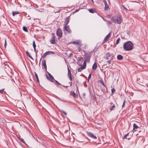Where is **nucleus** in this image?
<instances>
[{
	"instance_id": "1",
	"label": "nucleus",
	"mask_w": 148,
	"mask_h": 148,
	"mask_svg": "<svg viewBox=\"0 0 148 148\" xmlns=\"http://www.w3.org/2000/svg\"><path fill=\"white\" fill-rule=\"evenodd\" d=\"M134 44L130 41H127L125 43L123 46L124 50L126 51H130L133 49Z\"/></svg>"
},
{
	"instance_id": "2",
	"label": "nucleus",
	"mask_w": 148,
	"mask_h": 148,
	"mask_svg": "<svg viewBox=\"0 0 148 148\" xmlns=\"http://www.w3.org/2000/svg\"><path fill=\"white\" fill-rule=\"evenodd\" d=\"M111 19L114 23L118 24H121L122 21V17L119 15L113 16L111 17Z\"/></svg>"
},
{
	"instance_id": "3",
	"label": "nucleus",
	"mask_w": 148,
	"mask_h": 148,
	"mask_svg": "<svg viewBox=\"0 0 148 148\" xmlns=\"http://www.w3.org/2000/svg\"><path fill=\"white\" fill-rule=\"evenodd\" d=\"M84 56V60L86 61V62H89L91 57L90 55L88 53H86L85 54Z\"/></svg>"
},
{
	"instance_id": "4",
	"label": "nucleus",
	"mask_w": 148,
	"mask_h": 148,
	"mask_svg": "<svg viewBox=\"0 0 148 148\" xmlns=\"http://www.w3.org/2000/svg\"><path fill=\"white\" fill-rule=\"evenodd\" d=\"M48 75L49 77H49L48 76L46 75L47 78L51 81L52 82H54V80L55 79H54L53 77L49 73H48Z\"/></svg>"
},
{
	"instance_id": "5",
	"label": "nucleus",
	"mask_w": 148,
	"mask_h": 148,
	"mask_svg": "<svg viewBox=\"0 0 148 148\" xmlns=\"http://www.w3.org/2000/svg\"><path fill=\"white\" fill-rule=\"evenodd\" d=\"M62 32L61 30L59 28L56 32V34L57 36L61 37L62 36Z\"/></svg>"
},
{
	"instance_id": "6",
	"label": "nucleus",
	"mask_w": 148,
	"mask_h": 148,
	"mask_svg": "<svg viewBox=\"0 0 148 148\" xmlns=\"http://www.w3.org/2000/svg\"><path fill=\"white\" fill-rule=\"evenodd\" d=\"M111 54L109 52H107L106 53L105 58L108 60L109 59V58L111 57V60H112L113 58V56L111 57Z\"/></svg>"
},
{
	"instance_id": "7",
	"label": "nucleus",
	"mask_w": 148,
	"mask_h": 148,
	"mask_svg": "<svg viewBox=\"0 0 148 148\" xmlns=\"http://www.w3.org/2000/svg\"><path fill=\"white\" fill-rule=\"evenodd\" d=\"M54 34L52 33V35H53ZM50 43L51 44H54L56 43L55 42V37L54 35L52 37L51 39L50 40Z\"/></svg>"
},
{
	"instance_id": "8",
	"label": "nucleus",
	"mask_w": 148,
	"mask_h": 148,
	"mask_svg": "<svg viewBox=\"0 0 148 148\" xmlns=\"http://www.w3.org/2000/svg\"><path fill=\"white\" fill-rule=\"evenodd\" d=\"M64 30L66 31L68 33H71V30L69 27V26L64 25Z\"/></svg>"
},
{
	"instance_id": "9",
	"label": "nucleus",
	"mask_w": 148,
	"mask_h": 148,
	"mask_svg": "<svg viewBox=\"0 0 148 148\" xmlns=\"http://www.w3.org/2000/svg\"><path fill=\"white\" fill-rule=\"evenodd\" d=\"M88 135L90 137L94 139H96V137L91 132H88Z\"/></svg>"
},
{
	"instance_id": "10",
	"label": "nucleus",
	"mask_w": 148,
	"mask_h": 148,
	"mask_svg": "<svg viewBox=\"0 0 148 148\" xmlns=\"http://www.w3.org/2000/svg\"><path fill=\"white\" fill-rule=\"evenodd\" d=\"M65 20L64 24V25H67L69 22V17H66L65 18Z\"/></svg>"
},
{
	"instance_id": "11",
	"label": "nucleus",
	"mask_w": 148,
	"mask_h": 148,
	"mask_svg": "<svg viewBox=\"0 0 148 148\" xmlns=\"http://www.w3.org/2000/svg\"><path fill=\"white\" fill-rule=\"evenodd\" d=\"M103 1L104 2V4L105 5V10H107L108 8V5L107 2L106 1V0H103Z\"/></svg>"
},
{
	"instance_id": "12",
	"label": "nucleus",
	"mask_w": 148,
	"mask_h": 148,
	"mask_svg": "<svg viewBox=\"0 0 148 148\" xmlns=\"http://www.w3.org/2000/svg\"><path fill=\"white\" fill-rule=\"evenodd\" d=\"M42 65L46 69V70L47 69V66L46 64V61L45 60L43 61H42Z\"/></svg>"
},
{
	"instance_id": "13",
	"label": "nucleus",
	"mask_w": 148,
	"mask_h": 148,
	"mask_svg": "<svg viewBox=\"0 0 148 148\" xmlns=\"http://www.w3.org/2000/svg\"><path fill=\"white\" fill-rule=\"evenodd\" d=\"M73 44H76L81 46V42L79 40H77L74 41L73 43Z\"/></svg>"
},
{
	"instance_id": "14",
	"label": "nucleus",
	"mask_w": 148,
	"mask_h": 148,
	"mask_svg": "<svg viewBox=\"0 0 148 148\" xmlns=\"http://www.w3.org/2000/svg\"><path fill=\"white\" fill-rule=\"evenodd\" d=\"M111 36V34L110 33H109L108 35H107L105 37V38L104 39V41H106L107 40L110 38Z\"/></svg>"
},
{
	"instance_id": "15",
	"label": "nucleus",
	"mask_w": 148,
	"mask_h": 148,
	"mask_svg": "<svg viewBox=\"0 0 148 148\" xmlns=\"http://www.w3.org/2000/svg\"><path fill=\"white\" fill-rule=\"evenodd\" d=\"M89 11L91 13H93L96 12V10L93 9H88Z\"/></svg>"
},
{
	"instance_id": "16",
	"label": "nucleus",
	"mask_w": 148,
	"mask_h": 148,
	"mask_svg": "<svg viewBox=\"0 0 148 148\" xmlns=\"http://www.w3.org/2000/svg\"><path fill=\"white\" fill-rule=\"evenodd\" d=\"M123 58V57L121 55H119L117 56V59L118 60H122Z\"/></svg>"
},
{
	"instance_id": "17",
	"label": "nucleus",
	"mask_w": 148,
	"mask_h": 148,
	"mask_svg": "<svg viewBox=\"0 0 148 148\" xmlns=\"http://www.w3.org/2000/svg\"><path fill=\"white\" fill-rule=\"evenodd\" d=\"M97 64L95 62L94 64L92 66V69L94 70H95L97 69Z\"/></svg>"
},
{
	"instance_id": "18",
	"label": "nucleus",
	"mask_w": 148,
	"mask_h": 148,
	"mask_svg": "<svg viewBox=\"0 0 148 148\" xmlns=\"http://www.w3.org/2000/svg\"><path fill=\"white\" fill-rule=\"evenodd\" d=\"M70 95H71L73 96V97L74 98L76 97L77 96L76 95L73 91L71 92Z\"/></svg>"
},
{
	"instance_id": "19",
	"label": "nucleus",
	"mask_w": 148,
	"mask_h": 148,
	"mask_svg": "<svg viewBox=\"0 0 148 148\" xmlns=\"http://www.w3.org/2000/svg\"><path fill=\"white\" fill-rule=\"evenodd\" d=\"M85 69V67H83L82 66L80 68H78L77 71L79 72H81L84 69Z\"/></svg>"
},
{
	"instance_id": "20",
	"label": "nucleus",
	"mask_w": 148,
	"mask_h": 148,
	"mask_svg": "<svg viewBox=\"0 0 148 148\" xmlns=\"http://www.w3.org/2000/svg\"><path fill=\"white\" fill-rule=\"evenodd\" d=\"M115 105L114 104L110 108V111H112L113 110H114V109L115 108Z\"/></svg>"
},
{
	"instance_id": "21",
	"label": "nucleus",
	"mask_w": 148,
	"mask_h": 148,
	"mask_svg": "<svg viewBox=\"0 0 148 148\" xmlns=\"http://www.w3.org/2000/svg\"><path fill=\"white\" fill-rule=\"evenodd\" d=\"M133 130H134L135 129H136L139 128V127L135 124L134 123L133 125Z\"/></svg>"
},
{
	"instance_id": "22",
	"label": "nucleus",
	"mask_w": 148,
	"mask_h": 148,
	"mask_svg": "<svg viewBox=\"0 0 148 148\" xmlns=\"http://www.w3.org/2000/svg\"><path fill=\"white\" fill-rule=\"evenodd\" d=\"M32 45L34 48V51H36V45L35 43V41L34 40L33 42Z\"/></svg>"
},
{
	"instance_id": "23",
	"label": "nucleus",
	"mask_w": 148,
	"mask_h": 148,
	"mask_svg": "<svg viewBox=\"0 0 148 148\" xmlns=\"http://www.w3.org/2000/svg\"><path fill=\"white\" fill-rule=\"evenodd\" d=\"M1 41L2 42H5L4 47L5 48L6 46V40L5 39H2V40H1Z\"/></svg>"
},
{
	"instance_id": "24",
	"label": "nucleus",
	"mask_w": 148,
	"mask_h": 148,
	"mask_svg": "<svg viewBox=\"0 0 148 148\" xmlns=\"http://www.w3.org/2000/svg\"><path fill=\"white\" fill-rule=\"evenodd\" d=\"M46 53L47 55L50 54H54V53L53 52L51 51H48L46 52Z\"/></svg>"
},
{
	"instance_id": "25",
	"label": "nucleus",
	"mask_w": 148,
	"mask_h": 148,
	"mask_svg": "<svg viewBox=\"0 0 148 148\" xmlns=\"http://www.w3.org/2000/svg\"><path fill=\"white\" fill-rule=\"evenodd\" d=\"M86 61L84 60L83 63V66H82V65H81L82 66L85 67V69L86 68Z\"/></svg>"
},
{
	"instance_id": "26",
	"label": "nucleus",
	"mask_w": 148,
	"mask_h": 148,
	"mask_svg": "<svg viewBox=\"0 0 148 148\" xmlns=\"http://www.w3.org/2000/svg\"><path fill=\"white\" fill-rule=\"evenodd\" d=\"M18 13L19 12L17 11L13 12L12 13V15L13 16H14L15 14H18Z\"/></svg>"
},
{
	"instance_id": "27",
	"label": "nucleus",
	"mask_w": 148,
	"mask_h": 148,
	"mask_svg": "<svg viewBox=\"0 0 148 148\" xmlns=\"http://www.w3.org/2000/svg\"><path fill=\"white\" fill-rule=\"evenodd\" d=\"M35 76L36 77V79L37 80V82H39V80L38 77V76L37 74L36 73H35Z\"/></svg>"
},
{
	"instance_id": "28",
	"label": "nucleus",
	"mask_w": 148,
	"mask_h": 148,
	"mask_svg": "<svg viewBox=\"0 0 148 148\" xmlns=\"http://www.w3.org/2000/svg\"><path fill=\"white\" fill-rule=\"evenodd\" d=\"M68 73L67 75H71V71L70 70L69 68H68Z\"/></svg>"
},
{
	"instance_id": "29",
	"label": "nucleus",
	"mask_w": 148,
	"mask_h": 148,
	"mask_svg": "<svg viewBox=\"0 0 148 148\" xmlns=\"http://www.w3.org/2000/svg\"><path fill=\"white\" fill-rule=\"evenodd\" d=\"M18 139L21 142L24 143H25L24 140L22 138H19Z\"/></svg>"
},
{
	"instance_id": "30",
	"label": "nucleus",
	"mask_w": 148,
	"mask_h": 148,
	"mask_svg": "<svg viewBox=\"0 0 148 148\" xmlns=\"http://www.w3.org/2000/svg\"><path fill=\"white\" fill-rule=\"evenodd\" d=\"M23 30L25 32H27V29L25 27L23 26Z\"/></svg>"
},
{
	"instance_id": "31",
	"label": "nucleus",
	"mask_w": 148,
	"mask_h": 148,
	"mask_svg": "<svg viewBox=\"0 0 148 148\" xmlns=\"http://www.w3.org/2000/svg\"><path fill=\"white\" fill-rule=\"evenodd\" d=\"M129 135V133H128L126 134L125 135L123 138V139H127V136H128Z\"/></svg>"
},
{
	"instance_id": "32",
	"label": "nucleus",
	"mask_w": 148,
	"mask_h": 148,
	"mask_svg": "<svg viewBox=\"0 0 148 148\" xmlns=\"http://www.w3.org/2000/svg\"><path fill=\"white\" fill-rule=\"evenodd\" d=\"M67 76H68V77H69V78L70 79V80L71 81H72V75H67Z\"/></svg>"
},
{
	"instance_id": "33",
	"label": "nucleus",
	"mask_w": 148,
	"mask_h": 148,
	"mask_svg": "<svg viewBox=\"0 0 148 148\" xmlns=\"http://www.w3.org/2000/svg\"><path fill=\"white\" fill-rule=\"evenodd\" d=\"M115 91V90L114 88H112L111 89L112 94H113Z\"/></svg>"
},
{
	"instance_id": "34",
	"label": "nucleus",
	"mask_w": 148,
	"mask_h": 148,
	"mask_svg": "<svg viewBox=\"0 0 148 148\" xmlns=\"http://www.w3.org/2000/svg\"><path fill=\"white\" fill-rule=\"evenodd\" d=\"M120 41V38H118L116 41V44L117 45L118 44H119V41Z\"/></svg>"
},
{
	"instance_id": "35",
	"label": "nucleus",
	"mask_w": 148,
	"mask_h": 148,
	"mask_svg": "<svg viewBox=\"0 0 148 148\" xmlns=\"http://www.w3.org/2000/svg\"><path fill=\"white\" fill-rule=\"evenodd\" d=\"M47 55V54L45 52V53L43 55L42 57L43 58H45V57Z\"/></svg>"
},
{
	"instance_id": "36",
	"label": "nucleus",
	"mask_w": 148,
	"mask_h": 148,
	"mask_svg": "<svg viewBox=\"0 0 148 148\" xmlns=\"http://www.w3.org/2000/svg\"><path fill=\"white\" fill-rule=\"evenodd\" d=\"M83 60V58L82 57H79L78 59V60H79V61H82Z\"/></svg>"
},
{
	"instance_id": "37",
	"label": "nucleus",
	"mask_w": 148,
	"mask_h": 148,
	"mask_svg": "<svg viewBox=\"0 0 148 148\" xmlns=\"http://www.w3.org/2000/svg\"><path fill=\"white\" fill-rule=\"evenodd\" d=\"M54 81H55L56 83V84H57L58 85H61V84L58 81H57V80H54Z\"/></svg>"
},
{
	"instance_id": "38",
	"label": "nucleus",
	"mask_w": 148,
	"mask_h": 148,
	"mask_svg": "<svg viewBox=\"0 0 148 148\" xmlns=\"http://www.w3.org/2000/svg\"><path fill=\"white\" fill-rule=\"evenodd\" d=\"M61 111L65 115H66L67 113L66 112L64 111L63 110H61Z\"/></svg>"
},
{
	"instance_id": "39",
	"label": "nucleus",
	"mask_w": 148,
	"mask_h": 148,
	"mask_svg": "<svg viewBox=\"0 0 148 148\" xmlns=\"http://www.w3.org/2000/svg\"><path fill=\"white\" fill-rule=\"evenodd\" d=\"M26 54L28 56L30 55L29 53L27 51L26 52Z\"/></svg>"
},
{
	"instance_id": "40",
	"label": "nucleus",
	"mask_w": 148,
	"mask_h": 148,
	"mask_svg": "<svg viewBox=\"0 0 148 148\" xmlns=\"http://www.w3.org/2000/svg\"><path fill=\"white\" fill-rule=\"evenodd\" d=\"M4 91V89H2L0 90V93H2Z\"/></svg>"
},
{
	"instance_id": "41",
	"label": "nucleus",
	"mask_w": 148,
	"mask_h": 148,
	"mask_svg": "<svg viewBox=\"0 0 148 148\" xmlns=\"http://www.w3.org/2000/svg\"><path fill=\"white\" fill-rule=\"evenodd\" d=\"M101 83L106 88V86L104 84L103 82L102 81H101Z\"/></svg>"
},
{
	"instance_id": "42",
	"label": "nucleus",
	"mask_w": 148,
	"mask_h": 148,
	"mask_svg": "<svg viewBox=\"0 0 148 148\" xmlns=\"http://www.w3.org/2000/svg\"><path fill=\"white\" fill-rule=\"evenodd\" d=\"M91 74H90L88 76V80H89V79H90V78H91Z\"/></svg>"
},
{
	"instance_id": "43",
	"label": "nucleus",
	"mask_w": 148,
	"mask_h": 148,
	"mask_svg": "<svg viewBox=\"0 0 148 148\" xmlns=\"http://www.w3.org/2000/svg\"><path fill=\"white\" fill-rule=\"evenodd\" d=\"M125 100H124V102H123V104L122 105V108H123L124 107V106L125 105Z\"/></svg>"
},
{
	"instance_id": "44",
	"label": "nucleus",
	"mask_w": 148,
	"mask_h": 148,
	"mask_svg": "<svg viewBox=\"0 0 148 148\" xmlns=\"http://www.w3.org/2000/svg\"><path fill=\"white\" fill-rule=\"evenodd\" d=\"M73 56V54L71 53L69 54V57H71L72 56Z\"/></svg>"
},
{
	"instance_id": "45",
	"label": "nucleus",
	"mask_w": 148,
	"mask_h": 148,
	"mask_svg": "<svg viewBox=\"0 0 148 148\" xmlns=\"http://www.w3.org/2000/svg\"><path fill=\"white\" fill-rule=\"evenodd\" d=\"M107 62L109 64H110L111 63L110 60H108Z\"/></svg>"
},
{
	"instance_id": "46",
	"label": "nucleus",
	"mask_w": 148,
	"mask_h": 148,
	"mask_svg": "<svg viewBox=\"0 0 148 148\" xmlns=\"http://www.w3.org/2000/svg\"><path fill=\"white\" fill-rule=\"evenodd\" d=\"M122 6L124 8V9L126 10H128L127 9V8H126L125 6L124 5H122Z\"/></svg>"
},
{
	"instance_id": "47",
	"label": "nucleus",
	"mask_w": 148,
	"mask_h": 148,
	"mask_svg": "<svg viewBox=\"0 0 148 148\" xmlns=\"http://www.w3.org/2000/svg\"><path fill=\"white\" fill-rule=\"evenodd\" d=\"M28 57H29L30 58L32 59V60H34L33 58H32V57L30 55Z\"/></svg>"
},
{
	"instance_id": "48",
	"label": "nucleus",
	"mask_w": 148,
	"mask_h": 148,
	"mask_svg": "<svg viewBox=\"0 0 148 148\" xmlns=\"http://www.w3.org/2000/svg\"><path fill=\"white\" fill-rule=\"evenodd\" d=\"M69 83H70V86H71L72 85V82H69Z\"/></svg>"
},
{
	"instance_id": "49",
	"label": "nucleus",
	"mask_w": 148,
	"mask_h": 148,
	"mask_svg": "<svg viewBox=\"0 0 148 148\" xmlns=\"http://www.w3.org/2000/svg\"><path fill=\"white\" fill-rule=\"evenodd\" d=\"M108 23H109V24H111V22L110 21H108Z\"/></svg>"
},
{
	"instance_id": "50",
	"label": "nucleus",
	"mask_w": 148,
	"mask_h": 148,
	"mask_svg": "<svg viewBox=\"0 0 148 148\" xmlns=\"http://www.w3.org/2000/svg\"><path fill=\"white\" fill-rule=\"evenodd\" d=\"M103 18V20L105 21H106V20H105V19H104V18L102 17Z\"/></svg>"
},
{
	"instance_id": "51",
	"label": "nucleus",
	"mask_w": 148,
	"mask_h": 148,
	"mask_svg": "<svg viewBox=\"0 0 148 148\" xmlns=\"http://www.w3.org/2000/svg\"><path fill=\"white\" fill-rule=\"evenodd\" d=\"M91 1H92V2L93 3H94V1H93V0H91Z\"/></svg>"
},
{
	"instance_id": "52",
	"label": "nucleus",
	"mask_w": 148,
	"mask_h": 148,
	"mask_svg": "<svg viewBox=\"0 0 148 148\" xmlns=\"http://www.w3.org/2000/svg\"><path fill=\"white\" fill-rule=\"evenodd\" d=\"M64 86V87H66V88H67V87H68V86Z\"/></svg>"
},
{
	"instance_id": "53",
	"label": "nucleus",
	"mask_w": 148,
	"mask_h": 148,
	"mask_svg": "<svg viewBox=\"0 0 148 148\" xmlns=\"http://www.w3.org/2000/svg\"><path fill=\"white\" fill-rule=\"evenodd\" d=\"M81 48H80V47H79V50H81Z\"/></svg>"
},
{
	"instance_id": "54",
	"label": "nucleus",
	"mask_w": 148,
	"mask_h": 148,
	"mask_svg": "<svg viewBox=\"0 0 148 148\" xmlns=\"http://www.w3.org/2000/svg\"><path fill=\"white\" fill-rule=\"evenodd\" d=\"M41 59H40V62L41 61Z\"/></svg>"
},
{
	"instance_id": "55",
	"label": "nucleus",
	"mask_w": 148,
	"mask_h": 148,
	"mask_svg": "<svg viewBox=\"0 0 148 148\" xmlns=\"http://www.w3.org/2000/svg\"><path fill=\"white\" fill-rule=\"evenodd\" d=\"M77 88L78 89V87H77Z\"/></svg>"
},
{
	"instance_id": "56",
	"label": "nucleus",
	"mask_w": 148,
	"mask_h": 148,
	"mask_svg": "<svg viewBox=\"0 0 148 148\" xmlns=\"http://www.w3.org/2000/svg\"><path fill=\"white\" fill-rule=\"evenodd\" d=\"M108 17H110V16H108Z\"/></svg>"
}]
</instances>
